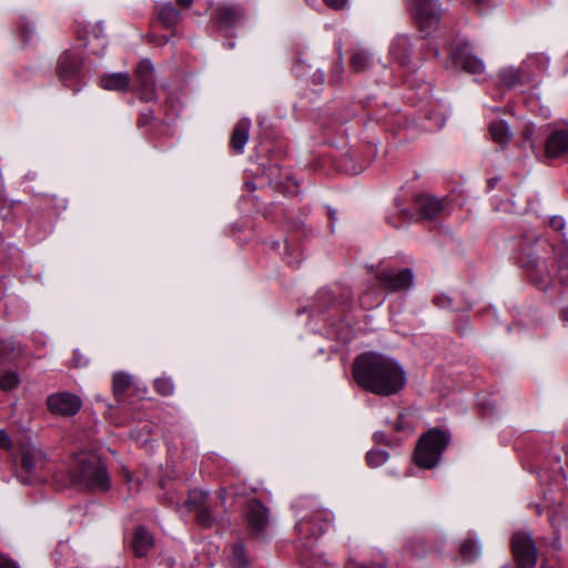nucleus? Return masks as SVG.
Returning a JSON list of instances; mask_svg holds the SVG:
<instances>
[{"mask_svg": "<svg viewBox=\"0 0 568 568\" xmlns=\"http://www.w3.org/2000/svg\"><path fill=\"white\" fill-rule=\"evenodd\" d=\"M353 377L363 389L384 397L399 394L407 384V373L395 358L367 352L353 363Z\"/></svg>", "mask_w": 568, "mask_h": 568, "instance_id": "f257e3e1", "label": "nucleus"}, {"mask_svg": "<svg viewBox=\"0 0 568 568\" xmlns=\"http://www.w3.org/2000/svg\"><path fill=\"white\" fill-rule=\"evenodd\" d=\"M450 442V434L439 428H432L419 438L415 453V463L422 468H434Z\"/></svg>", "mask_w": 568, "mask_h": 568, "instance_id": "f03ea898", "label": "nucleus"}, {"mask_svg": "<svg viewBox=\"0 0 568 568\" xmlns=\"http://www.w3.org/2000/svg\"><path fill=\"white\" fill-rule=\"evenodd\" d=\"M406 3L415 23L425 37L438 29L442 17L439 0H406Z\"/></svg>", "mask_w": 568, "mask_h": 568, "instance_id": "7ed1b4c3", "label": "nucleus"}, {"mask_svg": "<svg viewBox=\"0 0 568 568\" xmlns=\"http://www.w3.org/2000/svg\"><path fill=\"white\" fill-rule=\"evenodd\" d=\"M539 236L537 234H527L523 237L521 246L516 253V260L520 267L527 268L530 272L532 283L541 291H546L552 283L549 274L539 276L538 267L540 258L534 251L532 245L538 243Z\"/></svg>", "mask_w": 568, "mask_h": 568, "instance_id": "20e7f679", "label": "nucleus"}, {"mask_svg": "<svg viewBox=\"0 0 568 568\" xmlns=\"http://www.w3.org/2000/svg\"><path fill=\"white\" fill-rule=\"evenodd\" d=\"M547 62V58L541 54H536L529 57L518 68H504L499 71L500 83L508 89L528 83L532 80L530 69L536 67L539 70H544Z\"/></svg>", "mask_w": 568, "mask_h": 568, "instance_id": "39448f33", "label": "nucleus"}, {"mask_svg": "<svg viewBox=\"0 0 568 568\" xmlns=\"http://www.w3.org/2000/svg\"><path fill=\"white\" fill-rule=\"evenodd\" d=\"M83 52L79 49L64 50L58 58L55 73L65 85L79 82L82 75Z\"/></svg>", "mask_w": 568, "mask_h": 568, "instance_id": "423d86ee", "label": "nucleus"}, {"mask_svg": "<svg viewBox=\"0 0 568 568\" xmlns=\"http://www.w3.org/2000/svg\"><path fill=\"white\" fill-rule=\"evenodd\" d=\"M79 477L90 489L106 490L110 487L106 467L95 456H90L80 462Z\"/></svg>", "mask_w": 568, "mask_h": 568, "instance_id": "0eeeda50", "label": "nucleus"}, {"mask_svg": "<svg viewBox=\"0 0 568 568\" xmlns=\"http://www.w3.org/2000/svg\"><path fill=\"white\" fill-rule=\"evenodd\" d=\"M511 548L518 568H535L537 549L530 535L515 534L511 539Z\"/></svg>", "mask_w": 568, "mask_h": 568, "instance_id": "6e6552de", "label": "nucleus"}, {"mask_svg": "<svg viewBox=\"0 0 568 568\" xmlns=\"http://www.w3.org/2000/svg\"><path fill=\"white\" fill-rule=\"evenodd\" d=\"M378 285L389 292L409 290L414 284V273L410 268L383 270L376 274Z\"/></svg>", "mask_w": 568, "mask_h": 568, "instance_id": "1a4fd4ad", "label": "nucleus"}, {"mask_svg": "<svg viewBox=\"0 0 568 568\" xmlns=\"http://www.w3.org/2000/svg\"><path fill=\"white\" fill-rule=\"evenodd\" d=\"M134 81L140 99L150 102L156 99L154 67L150 60H141L134 70Z\"/></svg>", "mask_w": 568, "mask_h": 568, "instance_id": "9d476101", "label": "nucleus"}, {"mask_svg": "<svg viewBox=\"0 0 568 568\" xmlns=\"http://www.w3.org/2000/svg\"><path fill=\"white\" fill-rule=\"evenodd\" d=\"M329 521L323 511H314L311 517L303 516L296 524V529L306 542L317 539L328 527Z\"/></svg>", "mask_w": 568, "mask_h": 568, "instance_id": "9b49d317", "label": "nucleus"}, {"mask_svg": "<svg viewBox=\"0 0 568 568\" xmlns=\"http://www.w3.org/2000/svg\"><path fill=\"white\" fill-rule=\"evenodd\" d=\"M47 404L49 410L53 414L73 416L80 410L82 402L80 397L74 394L61 392L50 395L47 399Z\"/></svg>", "mask_w": 568, "mask_h": 568, "instance_id": "f8f14e48", "label": "nucleus"}, {"mask_svg": "<svg viewBox=\"0 0 568 568\" xmlns=\"http://www.w3.org/2000/svg\"><path fill=\"white\" fill-rule=\"evenodd\" d=\"M469 43L465 42L456 47L452 52V60L456 68H460L470 74H481L485 71L484 62L468 52Z\"/></svg>", "mask_w": 568, "mask_h": 568, "instance_id": "ddd939ff", "label": "nucleus"}, {"mask_svg": "<svg viewBox=\"0 0 568 568\" xmlns=\"http://www.w3.org/2000/svg\"><path fill=\"white\" fill-rule=\"evenodd\" d=\"M21 464L28 474L36 475L45 467L47 455L42 448L36 445L24 444L21 447Z\"/></svg>", "mask_w": 568, "mask_h": 568, "instance_id": "4468645a", "label": "nucleus"}, {"mask_svg": "<svg viewBox=\"0 0 568 568\" xmlns=\"http://www.w3.org/2000/svg\"><path fill=\"white\" fill-rule=\"evenodd\" d=\"M246 520L252 534L260 536L268 525V509L257 499L247 504Z\"/></svg>", "mask_w": 568, "mask_h": 568, "instance_id": "2eb2a0df", "label": "nucleus"}, {"mask_svg": "<svg viewBox=\"0 0 568 568\" xmlns=\"http://www.w3.org/2000/svg\"><path fill=\"white\" fill-rule=\"evenodd\" d=\"M565 153H568V128L554 130L546 140L545 155L554 159Z\"/></svg>", "mask_w": 568, "mask_h": 568, "instance_id": "dca6fc26", "label": "nucleus"}, {"mask_svg": "<svg viewBox=\"0 0 568 568\" xmlns=\"http://www.w3.org/2000/svg\"><path fill=\"white\" fill-rule=\"evenodd\" d=\"M214 17L223 28H232L244 18L243 9L232 3H219Z\"/></svg>", "mask_w": 568, "mask_h": 568, "instance_id": "f3484780", "label": "nucleus"}, {"mask_svg": "<svg viewBox=\"0 0 568 568\" xmlns=\"http://www.w3.org/2000/svg\"><path fill=\"white\" fill-rule=\"evenodd\" d=\"M250 130L251 121L246 118L239 120L234 125L230 139V146L235 153L242 154L244 152L248 141Z\"/></svg>", "mask_w": 568, "mask_h": 568, "instance_id": "a211bd4d", "label": "nucleus"}, {"mask_svg": "<svg viewBox=\"0 0 568 568\" xmlns=\"http://www.w3.org/2000/svg\"><path fill=\"white\" fill-rule=\"evenodd\" d=\"M415 206L419 216L427 220L435 219L443 210L440 201L429 195L416 196Z\"/></svg>", "mask_w": 568, "mask_h": 568, "instance_id": "6ab92c4d", "label": "nucleus"}, {"mask_svg": "<svg viewBox=\"0 0 568 568\" xmlns=\"http://www.w3.org/2000/svg\"><path fill=\"white\" fill-rule=\"evenodd\" d=\"M410 41L406 36H397L390 43L389 54L392 59L406 67L409 64Z\"/></svg>", "mask_w": 568, "mask_h": 568, "instance_id": "aec40b11", "label": "nucleus"}, {"mask_svg": "<svg viewBox=\"0 0 568 568\" xmlns=\"http://www.w3.org/2000/svg\"><path fill=\"white\" fill-rule=\"evenodd\" d=\"M154 545L153 536L144 526L136 527L132 540V548L138 557H144Z\"/></svg>", "mask_w": 568, "mask_h": 568, "instance_id": "412c9836", "label": "nucleus"}, {"mask_svg": "<svg viewBox=\"0 0 568 568\" xmlns=\"http://www.w3.org/2000/svg\"><path fill=\"white\" fill-rule=\"evenodd\" d=\"M489 135L494 143L505 148L513 139V132L509 124L504 120H495L488 126Z\"/></svg>", "mask_w": 568, "mask_h": 568, "instance_id": "4be33fe9", "label": "nucleus"}, {"mask_svg": "<svg viewBox=\"0 0 568 568\" xmlns=\"http://www.w3.org/2000/svg\"><path fill=\"white\" fill-rule=\"evenodd\" d=\"M100 84L109 91H125L130 85V75L126 72H116L102 77Z\"/></svg>", "mask_w": 568, "mask_h": 568, "instance_id": "5701e85b", "label": "nucleus"}, {"mask_svg": "<svg viewBox=\"0 0 568 568\" xmlns=\"http://www.w3.org/2000/svg\"><path fill=\"white\" fill-rule=\"evenodd\" d=\"M373 63V55L365 49H355L351 55V68L354 72H362Z\"/></svg>", "mask_w": 568, "mask_h": 568, "instance_id": "b1692460", "label": "nucleus"}, {"mask_svg": "<svg viewBox=\"0 0 568 568\" xmlns=\"http://www.w3.org/2000/svg\"><path fill=\"white\" fill-rule=\"evenodd\" d=\"M481 554V545L478 539L468 538L460 545V555L467 562L475 561Z\"/></svg>", "mask_w": 568, "mask_h": 568, "instance_id": "393cba45", "label": "nucleus"}, {"mask_svg": "<svg viewBox=\"0 0 568 568\" xmlns=\"http://www.w3.org/2000/svg\"><path fill=\"white\" fill-rule=\"evenodd\" d=\"M132 378L126 373H115L112 379V392L116 398L122 397L131 387Z\"/></svg>", "mask_w": 568, "mask_h": 568, "instance_id": "a878e982", "label": "nucleus"}, {"mask_svg": "<svg viewBox=\"0 0 568 568\" xmlns=\"http://www.w3.org/2000/svg\"><path fill=\"white\" fill-rule=\"evenodd\" d=\"M557 264L558 273L568 270V244L562 241L557 245H551Z\"/></svg>", "mask_w": 568, "mask_h": 568, "instance_id": "bb28decb", "label": "nucleus"}, {"mask_svg": "<svg viewBox=\"0 0 568 568\" xmlns=\"http://www.w3.org/2000/svg\"><path fill=\"white\" fill-rule=\"evenodd\" d=\"M231 568H246L248 560L245 555V548L242 544H235L232 547L231 556L229 558Z\"/></svg>", "mask_w": 568, "mask_h": 568, "instance_id": "cd10ccee", "label": "nucleus"}, {"mask_svg": "<svg viewBox=\"0 0 568 568\" xmlns=\"http://www.w3.org/2000/svg\"><path fill=\"white\" fill-rule=\"evenodd\" d=\"M209 493L201 489H193L189 493V497L185 505L191 510H197L199 508L207 505Z\"/></svg>", "mask_w": 568, "mask_h": 568, "instance_id": "c85d7f7f", "label": "nucleus"}, {"mask_svg": "<svg viewBox=\"0 0 568 568\" xmlns=\"http://www.w3.org/2000/svg\"><path fill=\"white\" fill-rule=\"evenodd\" d=\"M158 17L165 27H172L178 23L180 14L172 4H164L159 10Z\"/></svg>", "mask_w": 568, "mask_h": 568, "instance_id": "c756f323", "label": "nucleus"}, {"mask_svg": "<svg viewBox=\"0 0 568 568\" xmlns=\"http://www.w3.org/2000/svg\"><path fill=\"white\" fill-rule=\"evenodd\" d=\"M21 383L19 374L14 371H3L0 373V388L4 392L16 389Z\"/></svg>", "mask_w": 568, "mask_h": 568, "instance_id": "7c9ffc66", "label": "nucleus"}, {"mask_svg": "<svg viewBox=\"0 0 568 568\" xmlns=\"http://www.w3.org/2000/svg\"><path fill=\"white\" fill-rule=\"evenodd\" d=\"M196 521L204 528H210L216 523V518L209 504L196 510Z\"/></svg>", "mask_w": 568, "mask_h": 568, "instance_id": "2f4dec72", "label": "nucleus"}, {"mask_svg": "<svg viewBox=\"0 0 568 568\" xmlns=\"http://www.w3.org/2000/svg\"><path fill=\"white\" fill-rule=\"evenodd\" d=\"M388 453L384 449H372L366 454V462L369 467L376 468L388 460Z\"/></svg>", "mask_w": 568, "mask_h": 568, "instance_id": "473e14b6", "label": "nucleus"}, {"mask_svg": "<svg viewBox=\"0 0 568 568\" xmlns=\"http://www.w3.org/2000/svg\"><path fill=\"white\" fill-rule=\"evenodd\" d=\"M154 389L161 396H171L174 393V384L170 377H159L154 381Z\"/></svg>", "mask_w": 568, "mask_h": 568, "instance_id": "72a5a7b5", "label": "nucleus"}, {"mask_svg": "<svg viewBox=\"0 0 568 568\" xmlns=\"http://www.w3.org/2000/svg\"><path fill=\"white\" fill-rule=\"evenodd\" d=\"M21 34L24 39L26 43H29L33 40L36 36V26L33 22L26 21L21 24Z\"/></svg>", "mask_w": 568, "mask_h": 568, "instance_id": "f704fd0d", "label": "nucleus"}, {"mask_svg": "<svg viewBox=\"0 0 568 568\" xmlns=\"http://www.w3.org/2000/svg\"><path fill=\"white\" fill-rule=\"evenodd\" d=\"M344 72V64L342 58H339L333 65L331 81L335 83H339L342 81V75Z\"/></svg>", "mask_w": 568, "mask_h": 568, "instance_id": "c9c22d12", "label": "nucleus"}, {"mask_svg": "<svg viewBox=\"0 0 568 568\" xmlns=\"http://www.w3.org/2000/svg\"><path fill=\"white\" fill-rule=\"evenodd\" d=\"M433 302L439 308H450L453 305V300L446 294L436 295Z\"/></svg>", "mask_w": 568, "mask_h": 568, "instance_id": "e433bc0d", "label": "nucleus"}, {"mask_svg": "<svg viewBox=\"0 0 568 568\" xmlns=\"http://www.w3.org/2000/svg\"><path fill=\"white\" fill-rule=\"evenodd\" d=\"M0 448L9 452L13 449V443L7 432L3 429H0Z\"/></svg>", "mask_w": 568, "mask_h": 568, "instance_id": "4c0bfd02", "label": "nucleus"}, {"mask_svg": "<svg viewBox=\"0 0 568 568\" xmlns=\"http://www.w3.org/2000/svg\"><path fill=\"white\" fill-rule=\"evenodd\" d=\"M152 120H154V113L153 111H148L145 113H142L139 116L138 124L139 126H145L148 125Z\"/></svg>", "mask_w": 568, "mask_h": 568, "instance_id": "58836bf2", "label": "nucleus"}, {"mask_svg": "<svg viewBox=\"0 0 568 568\" xmlns=\"http://www.w3.org/2000/svg\"><path fill=\"white\" fill-rule=\"evenodd\" d=\"M325 2L326 6H328L329 8L334 9V10H342L346 3H347V0H323Z\"/></svg>", "mask_w": 568, "mask_h": 568, "instance_id": "ea45409f", "label": "nucleus"}, {"mask_svg": "<svg viewBox=\"0 0 568 568\" xmlns=\"http://www.w3.org/2000/svg\"><path fill=\"white\" fill-rule=\"evenodd\" d=\"M550 226L556 231H561L565 227V221L561 216H554L550 220Z\"/></svg>", "mask_w": 568, "mask_h": 568, "instance_id": "a19ab883", "label": "nucleus"}, {"mask_svg": "<svg viewBox=\"0 0 568 568\" xmlns=\"http://www.w3.org/2000/svg\"><path fill=\"white\" fill-rule=\"evenodd\" d=\"M0 568H19L10 558L0 554Z\"/></svg>", "mask_w": 568, "mask_h": 568, "instance_id": "79ce46f5", "label": "nucleus"}, {"mask_svg": "<svg viewBox=\"0 0 568 568\" xmlns=\"http://www.w3.org/2000/svg\"><path fill=\"white\" fill-rule=\"evenodd\" d=\"M103 28L102 22H98L97 24L92 26L91 32L94 34L95 38H99L102 34Z\"/></svg>", "mask_w": 568, "mask_h": 568, "instance_id": "37998d69", "label": "nucleus"}, {"mask_svg": "<svg viewBox=\"0 0 568 568\" xmlns=\"http://www.w3.org/2000/svg\"><path fill=\"white\" fill-rule=\"evenodd\" d=\"M475 3L479 7V11L490 6V0H474Z\"/></svg>", "mask_w": 568, "mask_h": 568, "instance_id": "c03bdc74", "label": "nucleus"}, {"mask_svg": "<svg viewBox=\"0 0 568 568\" xmlns=\"http://www.w3.org/2000/svg\"><path fill=\"white\" fill-rule=\"evenodd\" d=\"M314 81L316 83H320L322 84L324 82V72L322 71H317L315 74H314Z\"/></svg>", "mask_w": 568, "mask_h": 568, "instance_id": "a18cd8bd", "label": "nucleus"}, {"mask_svg": "<svg viewBox=\"0 0 568 568\" xmlns=\"http://www.w3.org/2000/svg\"><path fill=\"white\" fill-rule=\"evenodd\" d=\"M368 297H369V293H368V292H367V293H365V294H363V295L361 296V303H362V305H363V306H365V307H372V306H373L372 304H368V303H367V298H368Z\"/></svg>", "mask_w": 568, "mask_h": 568, "instance_id": "49530a36", "label": "nucleus"}, {"mask_svg": "<svg viewBox=\"0 0 568 568\" xmlns=\"http://www.w3.org/2000/svg\"><path fill=\"white\" fill-rule=\"evenodd\" d=\"M335 214H336V212H335L334 210H332V209H331V210L328 211V217H329L331 226H332V227H333V223H334V221H335Z\"/></svg>", "mask_w": 568, "mask_h": 568, "instance_id": "de8ad7c7", "label": "nucleus"}, {"mask_svg": "<svg viewBox=\"0 0 568 568\" xmlns=\"http://www.w3.org/2000/svg\"><path fill=\"white\" fill-rule=\"evenodd\" d=\"M193 0H178V3L187 8L192 4Z\"/></svg>", "mask_w": 568, "mask_h": 568, "instance_id": "09e8293b", "label": "nucleus"}, {"mask_svg": "<svg viewBox=\"0 0 568 568\" xmlns=\"http://www.w3.org/2000/svg\"><path fill=\"white\" fill-rule=\"evenodd\" d=\"M560 317L564 322H568V310H564L561 313H560Z\"/></svg>", "mask_w": 568, "mask_h": 568, "instance_id": "8fccbe9b", "label": "nucleus"}, {"mask_svg": "<svg viewBox=\"0 0 568 568\" xmlns=\"http://www.w3.org/2000/svg\"><path fill=\"white\" fill-rule=\"evenodd\" d=\"M225 495H226V489L225 488H220L219 489V497L224 500Z\"/></svg>", "mask_w": 568, "mask_h": 568, "instance_id": "3c124183", "label": "nucleus"}, {"mask_svg": "<svg viewBox=\"0 0 568 568\" xmlns=\"http://www.w3.org/2000/svg\"><path fill=\"white\" fill-rule=\"evenodd\" d=\"M402 213L404 216H406L408 219H413V216H414L409 211H406V210H403Z\"/></svg>", "mask_w": 568, "mask_h": 568, "instance_id": "603ef678", "label": "nucleus"}, {"mask_svg": "<svg viewBox=\"0 0 568 568\" xmlns=\"http://www.w3.org/2000/svg\"><path fill=\"white\" fill-rule=\"evenodd\" d=\"M374 436H375V438H376L377 440H382V439L384 438V434H383V433H379V432L375 433V435H374Z\"/></svg>", "mask_w": 568, "mask_h": 568, "instance_id": "864d4df0", "label": "nucleus"}, {"mask_svg": "<svg viewBox=\"0 0 568 568\" xmlns=\"http://www.w3.org/2000/svg\"><path fill=\"white\" fill-rule=\"evenodd\" d=\"M536 511H537V514H538V515H540V514H541V508H540V506H539V505H536Z\"/></svg>", "mask_w": 568, "mask_h": 568, "instance_id": "5fc2aeb1", "label": "nucleus"}, {"mask_svg": "<svg viewBox=\"0 0 568 568\" xmlns=\"http://www.w3.org/2000/svg\"><path fill=\"white\" fill-rule=\"evenodd\" d=\"M560 281H561L562 283H565V284H568V280H566V278H564V277H561V278H560Z\"/></svg>", "mask_w": 568, "mask_h": 568, "instance_id": "6e6d98bb", "label": "nucleus"}, {"mask_svg": "<svg viewBox=\"0 0 568 568\" xmlns=\"http://www.w3.org/2000/svg\"><path fill=\"white\" fill-rule=\"evenodd\" d=\"M382 302H383V300H378V301H376V303H375V304H376V305H379V304H382Z\"/></svg>", "mask_w": 568, "mask_h": 568, "instance_id": "4d7b16f0", "label": "nucleus"}, {"mask_svg": "<svg viewBox=\"0 0 568 568\" xmlns=\"http://www.w3.org/2000/svg\"><path fill=\"white\" fill-rule=\"evenodd\" d=\"M501 568H510V567H509V566H504V567H501Z\"/></svg>", "mask_w": 568, "mask_h": 568, "instance_id": "13d9d810", "label": "nucleus"}]
</instances>
